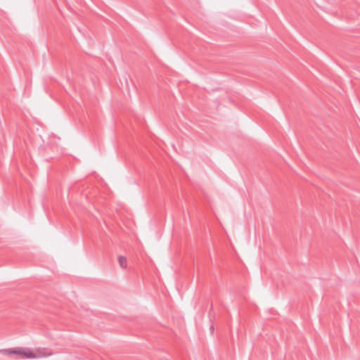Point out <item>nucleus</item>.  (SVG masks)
Masks as SVG:
<instances>
[{"label":"nucleus","mask_w":360,"mask_h":360,"mask_svg":"<svg viewBox=\"0 0 360 360\" xmlns=\"http://www.w3.org/2000/svg\"><path fill=\"white\" fill-rule=\"evenodd\" d=\"M51 355V354L46 352L43 348H23L21 358L27 359H35L39 358H44Z\"/></svg>","instance_id":"f257e3e1"},{"label":"nucleus","mask_w":360,"mask_h":360,"mask_svg":"<svg viewBox=\"0 0 360 360\" xmlns=\"http://www.w3.org/2000/svg\"><path fill=\"white\" fill-rule=\"evenodd\" d=\"M23 347H18L14 349H6L1 350L0 352L4 355L17 354L20 357L22 356Z\"/></svg>","instance_id":"f03ea898"},{"label":"nucleus","mask_w":360,"mask_h":360,"mask_svg":"<svg viewBox=\"0 0 360 360\" xmlns=\"http://www.w3.org/2000/svg\"><path fill=\"white\" fill-rule=\"evenodd\" d=\"M117 260H118L120 266L122 269H127L128 268V260L125 256H124V255L118 256Z\"/></svg>","instance_id":"7ed1b4c3"}]
</instances>
